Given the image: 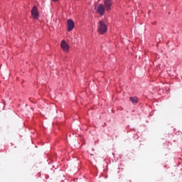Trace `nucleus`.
<instances>
[{
	"label": "nucleus",
	"instance_id": "obj_8",
	"mask_svg": "<svg viewBox=\"0 0 182 182\" xmlns=\"http://www.w3.org/2000/svg\"><path fill=\"white\" fill-rule=\"evenodd\" d=\"M52 1H53L54 2H56V1H58V0H52Z\"/></svg>",
	"mask_w": 182,
	"mask_h": 182
},
{
	"label": "nucleus",
	"instance_id": "obj_6",
	"mask_svg": "<svg viewBox=\"0 0 182 182\" xmlns=\"http://www.w3.org/2000/svg\"><path fill=\"white\" fill-rule=\"evenodd\" d=\"M105 11H106L105 6H103V4H100L97 9V12L100 14V15H105Z\"/></svg>",
	"mask_w": 182,
	"mask_h": 182
},
{
	"label": "nucleus",
	"instance_id": "obj_7",
	"mask_svg": "<svg viewBox=\"0 0 182 182\" xmlns=\"http://www.w3.org/2000/svg\"><path fill=\"white\" fill-rule=\"evenodd\" d=\"M129 100L133 103V105H136V103L139 102V98L136 97H130Z\"/></svg>",
	"mask_w": 182,
	"mask_h": 182
},
{
	"label": "nucleus",
	"instance_id": "obj_1",
	"mask_svg": "<svg viewBox=\"0 0 182 182\" xmlns=\"http://www.w3.org/2000/svg\"><path fill=\"white\" fill-rule=\"evenodd\" d=\"M99 33L101 35H103L107 32V26L105 24V21H100L98 23V29H97Z\"/></svg>",
	"mask_w": 182,
	"mask_h": 182
},
{
	"label": "nucleus",
	"instance_id": "obj_4",
	"mask_svg": "<svg viewBox=\"0 0 182 182\" xmlns=\"http://www.w3.org/2000/svg\"><path fill=\"white\" fill-rule=\"evenodd\" d=\"M60 46L63 52H69V44H68L65 40L61 41Z\"/></svg>",
	"mask_w": 182,
	"mask_h": 182
},
{
	"label": "nucleus",
	"instance_id": "obj_5",
	"mask_svg": "<svg viewBox=\"0 0 182 182\" xmlns=\"http://www.w3.org/2000/svg\"><path fill=\"white\" fill-rule=\"evenodd\" d=\"M67 26L68 32H70V31H73V28H75V23L72 19H68L67 21Z\"/></svg>",
	"mask_w": 182,
	"mask_h": 182
},
{
	"label": "nucleus",
	"instance_id": "obj_3",
	"mask_svg": "<svg viewBox=\"0 0 182 182\" xmlns=\"http://www.w3.org/2000/svg\"><path fill=\"white\" fill-rule=\"evenodd\" d=\"M31 15L33 19H39V12H38V7H36V6H34L31 10Z\"/></svg>",
	"mask_w": 182,
	"mask_h": 182
},
{
	"label": "nucleus",
	"instance_id": "obj_2",
	"mask_svg": "<svg viewBox=\"0 0 182 182\" xmlns=\"http://www.w3.org/2000/svg\"><path fill=\"white\" fill-rule=\"evenodd\" d=\"M112 5H113V1L112 0L104 1V8L105 11H110V9H112Z\"/></svg>",
	"mask_w": 182,
	"mask_h": 182
}]
</instances>
